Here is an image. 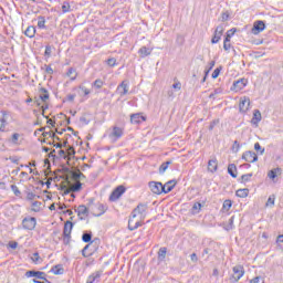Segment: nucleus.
Here are the masks:
<instances>
[{
  "label": "nucleus",
  "instance_id": "7ed1b4c3",
  "mask_svg": "<svg viewBox=\"0 0 283 283\" xmlns=\"http://www.w3.org/2000/svg\"><path fill=\"white\" fill-rule=\"evenodd\" d=\"M72 229H74V223L72 221H66L64 223L63 233H62L63 244H65L66 247L72 241Z\"/></svg>",
  "mask_w": 283,
  "mask_h": 283
},
{
  "label": "nucleus",
  "instance_id": "2f4dec72",
  "mask_svg": "<svg viewBox=\"0 0 283 283\" xmlns=\"http://www.w3.org/2000/svg\"><path fill=\"white\" fill-rule=\"evenodd\" d=\"M165 258H167V248H160L158 251L159 262H165Z\"/></svg>",
  "mask_w": 283,
  "mask_h": 283
},
{
  "label": "nucleus",
  "instance_id": "a18cd8bd",
  "mask_svg": "<svg viewBox=\"0 0 283 283\" xmlns=\"http://www.w3.org/2000/svg\"><path fill=\"white\" fill-rule=\"evenodd\" d=\"M233 220H235V217H231L228 221V224L226 227V231H231V229H233Z\"/></svg>",
  "mask_w": 283,
  "mask_h": 283
},
{
  "label": "nucleus",
  "instance_id": "cd10ccee",
  "mask_svg": "<svg viewBox=\"0 0 283 283\" xmlns=\"http://www.w3.org/2000/svg\"><path fill=\"white\" fill-rule=\"evenodd\" d=\"M251 178H253V172L242 175L239 182H241V185H247V182H251Z\"/></svg>",
  "mask_w": 283,
  "mask_h": 283
},
{
  "label": "nucleus",
  "instance_id": "5fc2aeb1",
  "mask_svg": "<svg viewBox=\"0 0 283 283\" xmlns=\"http://www.w3.org/2000/svg\"><path fill=\"white\" fill-rule=\"evenodd\" d=\"M269 205H271L273 207V205H275V195H272L269 197L268 201H266V207H269Z\"/></svg>",
  "mask_w": 283,
  "mask_h": 283
},
{
  "label": "nucleus",
  "instance_id": "de8ad7c7",
  "mask_svg": "<svg viewBox=\"0 0 283 283\" xmlns=\"http://www.w3.org/2000/svg\"><path fill=\"white\" fill-rule=\"evenodd\" d=\"M44 56H48V59H50V56H52V46L50 44H48L45 46Z\"/></svg>",
  "mask_w": 283,
  "mask_h": 283
},
{
  "label": "nucleus",
  "instance_id": "e433bc0d",
  "mask_svg": "<svg viewBox=\"0 0 283 283\" xmlns=\"http://www.w3.org/2000/svg\"><path fill=\"white\" fill-rule=\"evenodd\" d=\"M169 165H171V161H165L159 167V174H165L167 169H169Z\"/></svg>",
  "mask_w": 283,
  "mask_h": 283
},
{
  "label": "nucleus",
  "instance_id": "6e6d98bb",
  "mask_svg": "<svg viewBox=\"0 0 283 283\" xmlns=\"http://www.w3.org/2000/svg\"><path fill=\"white\" fill-rule=\"evenodd\" d=\"M176 43H177L178 45H184V43H185V36L178 34V35H177V39H176Z\"/></svg>",
  "mask_w": 283,
  "mask_h": 283
},
{
  "label": "nucleus",
  "instance_id": "09e8293b",
  "mask_svg": "<svg viewBox=\"0 0 283 283\" xmlns=\"http://www.w3.org/2000/svg\"><path fill=\"white\" fill-rule=\"evenodd\" d=\"M94 87H96L97 90H101V87H103V80L97 78L94 81L93 83Z\"/></svg>",
  "mask_w": 283,
  "mask_h": 283
},
{
  "label": "nucleus",
  "instance_id": "dca6fc26",
  "mask_svg": "<svg viewBox=\"0 0 283 283\" xmlns=\"http://www.w3.org/2000/svg\"><path fill=\"white\" fill-rule=\"evenodd\" d=\"M222 32H224V27L218 25L214 31V35L211 39V43H219L220 39H222Z\"/></svg>",
  "mask_w": 283,
  "mask_h": 283
},
{
  "label": "nucleus",
  "instance_id": "20e7f679",
  "mask_svg": "<svg viewBox=\"0 0 283 283\" xmlns=\"http://www.w3.org/2000/svg\"><path fill=\"white\" fill-rule=\"evenodd\" d=\"M147 209H149L147 203H138V206L132 211L133 218H138L139 216V220H145V218H147Z\"/></svg>",
  "mask_w": 283,
  "mask_h": 283
},
{
  "label": "nucleus",
  "instance_id": "ea45409f",
  "mask_svg": "<svg viewBox=\"0 0 283 283\" xmlns=\"http://www.w3.org/2000/svg\"><path fill=\"white\" fill-rule=\"evenodd\" d=\"M81 189H83V184H81V181H78L76 185L71 186V191L73 193H76L78 191H81Z\"/></svg>",
  "mask_w": 283,
  "mask_h": 283
},
{
  "label": "nucleus",
  "instance_id": "052dcab7",
  "mask_svg": "<svg viewBox=\"0 0 283 283\" xmlns=\"http://www.w3.org/2000/svg\"><path fill=\"white\" fill-rule=\"evenodd\" d=\"M232 149L234 154H238V151H240V143H238V140H234Z\"/></svg>",
  "mask_w": 283,
  "mask_h": 283
},
{
  "label": "nucleus",
  "instance_id": "393cba45",
  "mask_svg": "<svg viewBox=\"0 0 283 283\" xmlns=\"http://www.w3.org/2000/svg\"><path fill=\"white\" fill-rule=\"evenodd\" d=\"M228 174L232 178H238V167L235 166V164H229V166H228Z\"/></svg>",
  "mask_w": 283,
  "mask_h": 283
},
{
  "label": "nucleus",
  "instance_id": "423d86ee",
  "mask_svg": "<svg viewBox=\"0 0 283 283\" xmlns=\"http://www.w3.org/2000/svg\"><path fill=\"white\" fill-rule=\"evenodd\" d=\"M22 229H25L27 231H34V229H36V218L25 217L22 220Z\"/></svg>",
  "mask_w": 283,
  "mask_h": 283
},
{
  "label": "nucleus",
  "instance_id": "79ce46f5",
  "mask_svg": "<svg viewBox=\"0 0 283 283\" xmlns=\"http://www.w3.org/2000/svg\"><path fill=\"white\" fill-rule=\"evenodd\" d=\"M174 187H176V180H172L171 184H169V185H167V186L165 187V191H166V192H164V193H170V191H174Z\"/></svg>",
  "mask_w": 283,
  "mask_h": 283
},
{
  "label": "nucleus",
  "instance_id": "bf43d9fd",
  "mask_svg": "<svg viewBox=\"0 0 283 283\" xmlns=\"http://www.w3.org/2000/svg\"><path fill=\"white\" fill-rule=\"evenodd\" d=\"M254 149H255V151H260L261 155L264 154V148H262L260 143L254 144Z\"/></svg>",
  "mask_w": 283,
  "mask_h": 283
},
{
  "label": "nucleus",
  "instance_id": "2eb2a0df",
  "mask_svg": "<svg viewBox=\"0 0 283 283\" xmlns=\"http://www.w3.org/2000/svg\"><path fill=\"white\" fill-rule=\"evenodd\" d=\"M25 277H36L38 280H45V272L29 270L25 272Z\"/></svg>",
  "mask_w": 283,
  "mask_h": 283
},
{
  "label": "nucleus",
  "instance_id": "ddd939ff",
  "mask_svg": "<svg viewBox=\"0 0 283 283\" xmlns=\"http://www.w3.org/2000/svg\"><path fill=\"white\" fill-rule=\"evenodd\" d=\"M147 117L143 116L140 113H135L130 115L132 125H140V123H145Z\"/></svg>",
  "mask_w": 283,
  "mask_h": 283
},
{
  "label": "nucleus",
  "instance_id": "5701e85b",
  "mask_svg": "<svg viewBox=\"0 0 283 283\" xmlns=\"http://www.w3.org/2000/svg\"><path fill=\"white\" fill-rule=\"evenodd\" d=\"M36 34V28L34 25H30L24 31V35L28 36L29 39H34Z\"/></svg>",
  "mask_w": 283,
  "mask_h": 283
},
{
  "label": "nucleus",
  "instance_id": "4d7b16f0",
  "mask_svg": "<svg viewBox=\"0 0 283 283\" xmlns=\"http://www.w3.org/2000/svg\"><path fill=\"white\" fill-rule=\"evenodd\" d=\"M107 65L109 67H114L116 65V59L115 57H109L107 61H106Z\"/></svg>",
  "mask_w": 283,
  "mask_h": 283
},
{
  "label": "nucleus",
  "instance_id": "6ab92c4d",
  "mask_svg": "<svg viewBox=\"0 0 283 283\" xmlns=\"http://www.w3.org/2000/svg\"><path fill=\"white\" fill-rule=\"evenodd\" d=\"M103 275V272L102 271H97V272H94L93 274H91L87 279V282L86 283H98L101 282V276Z\"/></svg>",
  "mask_w": 283,
  "mask_h": 283
},
{
  "label": "nucleus",
  "instance_id": "4be33fe9",
  "mask_svg": "<svg viewBox=\"0 0 283 283\" xmlns=\"http://www.w3.org/2000/svg\"><path fill=\"white\" fill-rule=\"evenodd\" d=\"M39 92L42 103H48V101H50V93L45 90V87H41Z\"/></svg>",
  "mask_w": 283,
  "mask_h": 283
},
{
  "label": "nucleus",
  "instance_id": "1a4fd4ad",
  "mask_svg": "<svg viewBox=\"0 0 283 283\" xmlns=\"http://www.w3.org/2000/svg\"><path fill=\"white\" fill-rule=\"evenodd\" d=\"M266 30V23L262 20H258L254 22L253 28H252V34H260V32H264Z\"/></svg>",
  "mask_w": 283,
  "mask_h": 283
},
{
  "label": "nucleus",
  "instance_id": "4468645a",
  "mask_svg": "<svg viewBox=\"0 0 283 283\" xmlns=\"http://www.w3.org/2000/svg\"><path fill=\"white\" fill-rule=\"evenodd\" d=\"M251 105V98L244 96L241 97L240 103H239V109L240 112H249V106Z\"/></svg>",
  "mask_w": 283,
  "mask_h": 283
},
{
  "label": "nucleus",
  "instance_id": "72a5a7b5",
  "mask_svg": "<svg viewBox=\"0 0 283 283\" xmlns=\"http://www.w3.org/2000/svg\"><path fill=\"white\" fill-rule=\"evenodd\" d=\"M38 28L40 29V30H45V17H43V15H40V17H38Z\"/></svg>",
  "mask_w": 283,
  "mask_h": 283
},
{
  "label": "nucleus",
  "instance_id": "f257e3e1",
  "mask_svg": "<svg viewBox=\"0 0 283 283\" xmlns=\"http://www.w3.org/2000/svg\"><path fill=\"white\" fill-rule=\"evenodd\" d=\"M98 244H101V239L98 238H95L93 241L87 243L82 250L83 258H90V255L98 249Z\"/></svg>",
  "mask_w": 283,
  "mask_h": 283
},
{
  "label": "nucleus",
  "instance_id": "9d476101",
  "mask_svg": "<svg viewBox=\"0 0 283 283\" xmlns=\"http://www.w3.org/2000/svg\"><path fill=\"white\" fill-rule=\"evenodd\" d=\"M143 223L140 222V219L134 218V214H130V218L128 220V229L129 231H136L138 227H142Z\"/></svg>",
  "mask_w": 283,
  "mask_h": 283
},
{
  "label": "nucleus",
  "instance_id": "0eeeda50",
  "mask_svg": "<svg viewBox=\"0 0 283 283\" xmlns=\"http://www.w3.org/2000/svg\"><path fill=\"white\" fill-rule=\"evenodd\" d=\"M107 205L97 202L94 205L91 211L95 218H101V216H103L107 211Z\"/></svg>",
  "mask_w": 283,
  "mask_h": 283
},
{
  "label": "nucleus",
  "instance_id": "b1692460",
  "mask_svg": "<svg viewBox=\"0 0 283 283\" xmlns=\"http://www.w3.org/2000/svg\"><path fill=\"white\" fill-rule=\"evenodd\" d=\"M51 273H53L54 275H63V273H65V269L62 264H57L51 269Z\"/></svg>",
  "mask_w": 283,
  "mask_h": 283
},
{
  "label": "nucleus",
  "instance_id": "a211bd4d",
  "mask_svg": "<svg viewBox=\"0 0 283 283\" xmlns=\"http://www.w3.org/2000/svg\"><path fill=\"white\" fill-rule=\"evenodd\" d=\"M117 91L119 92L120 96H126V94L129 93V84L127 82L123 81L118 86Z\"/></svg>",
  "mask_w": 283,
  "mask_h": 283
},
{
  "label": "nucleus",
  "instance_id": "412c9836",
  "mask_svg": "<svg viewBox=\"0 0 283 283\" xmlns=\"http://www.w3.org/2000/svg\"><path fill=\"white\" fill-rule=\"evenodd\" d=\"M260 120H262V113L260 112V109H255L253 112V117L251 119V124L255 125V127H258Z\"/></svg>",
  "mask_w": 283,
  "mask_h": 283
},
{
  "label": "nucleus",
  "instance_id": "c03bdc74",
  "mask_svg": "<svg viewBox=\"0 0 283 283\" xmlns=\"http://www.w3.org/2000/svg\"><path fill=\"white\" fill-rule=\"evenodd\" d=\"M200 209H202V203L200 202H195L193 206H192V211L195 213H200Z\"/></svg>",
  "mask_w": 283,
  "mask_h": 283
},
{
  "label": "nucleus",
  "instance_id": "58836bf2",
  "mask_svg": "<svg viewBox=\"0 0 283 283\" xmlns=\"http://www.w3.org/2000/svg\"><path fill=\"white\" fill-rule=\"evenodd\" d=\"M223 50L226 52H229V50H231V38H224V41H223Z\"/></svg>",
  "mask_w": 283,
  "mask_h": 283
},
{
  "label": "nucleus",
  "instance_id": "338daca9",
  "mask_svg": "<svg viewBox=\"0 0 283 283\" xmlns=\"http://www.w3.org/2000/svg\"><path fill=\"white\" fill-rule=\"evenodd\" d=\"M221 21H229V13H227V12H223L222 14H221Z\"/></svg>",
  "mask_w": 283,
  "mask_h": 283
},
{
  "label": "nucleus",
  "instance_id": "4c0bfd02",
  "mask_svg": "<svg viewBox=\"0 0 283 283\" xmlns=\"http://www.w3.org/2000/svg\"><path fill=\"white\" fill-rule=\"evenodd\" d=\"M62 12H63V14H67V12H72V7L70 6V2H67V1L63 2Z\"/></svg>",
  "mask_w": 283,
  "mask_h": 283
},
{
  "label": "nucleus",
  "instance_id": "37998d69",
  "mask_svg": "<svg viewBox=\"0 0 283 283\" xmlns=\"http://www.w3.org/2000/svg\"><path fill=\"white\" fill-rule=\"evenodd\" d=\"M231 207H233V202H231L229 199L224 200L222 209H224V211H229Z\"/></svg>",
  "mask_w": 283,
  "mask_h": 283
},
{
  "label": "nucleus",
  "instance_id": "c85d7f7f",
  "mask_svg": "<svg viewBox=\"0 0 283 283\" xmlns=\"http://www.w3.org/2000/svg\"><path fill=\"white\" fill-rule=\"evenodd\" d=\"M6 111H2V117L0 118V132H6V125H8V119H6Z\"/></svg>",
  "mask_w": 283,
  "mask_h": 283
},
{
  "label": "nucleus",
  "instance_id": "8fccbe9b",
  "mask_svg": "<svg viewBox=\"0 0 283 283\" xmlns=\"http://www.w3.org/2000/svg\"><path fill=\"white\" fill-rule=\"evenodd\" d=\"M34 198H41V196L34 195V192L27 193V200H29L30 202H32V200H34Z\"/></svg>",
  "mask_w": 283,
  "mask_h": 283
},
{
  "label": "nucleus",
  "instance_id": "864d4df0",
  "mask_svg": "<svg viewBox=\"0 0 283 283\" xmlns=\"http://www.w3.org/2000/svg\"><path fill=\"white\" fill-rule=\"evenodd\" d=\"M44 138L50 136V138H55V140H61V138H59V136L54 135L53 133L50 132H44L43 133Z\"/></svg>",
  "mask_w": 283,
  "mask_h": 283
},
{
  "label": "nucleus",
  "instance_id": "9b49d317",
  "mask_svg": "<svg viewBox=\"0 0 283 283\" xmlns=\"http://www.w3.org/2000/svg\"><path fill=\"white\" fill-rule=\"evenodd\" d=\"M242 159L245 160V163H258V155L255 151L248 150L243 153Z\"/></svg>",
  "mask_w": 283,
  "mask_h": 283
},
{
  "label": "nucleus",
  "instance_id": "0e129e2a",
  "mask_svg": "<svg viewBox=\"0 0 283 283\" xmlns=\"http://www.w3.org/2000/svg\"><path fill=\"white\" fill-rule=\"evenodd\" d=\"M45 72H46L48 74H54V70L52 69L51 65H48V64H45Z\"/></svg>",
  "mask_w": 283,
  "mask_h": 283
},
{
  "label": "nucleus",
  "instance_id": "603ef678",
  "mask_svg": "<svg viewBox=\"0 0 283 283\" xmlns=\"http://www.w3.org/2000/svg\"><path fill=\"white\" fill-rule=\"evenodd\" d=\"M220 72H222V66L217 67V69L212 72V78H218V76H220Z\"/></svg>",
  "mask_w": 283,
  "mask_h": 283
},
{
  "label": "nucleus",
  "instance_id": "774afa93",
  "mask_svg": "<svg viewBox=\"0 0 283 283\" xmlns=\"http://www.w3.org/2000/svg\"><path fill=\"white\" fill-rule=\"evenodd\" d=\"M190 259H191V262H193V263L198 262V254L192 253V254L190 255Z\"/></svg>",
  "mask_w": 283,
  "mask_h": 283
},
{
  "label": "nucleus",
  "instance_id": "3c124183",
  "mask_svg": "<svg viewBox=\"0 0 283 283\" xmlns=\"http://www.w3.org/2000/svg\"><path fill=\"white\" fill-rule=\"evenodd\" d=\"M235 32H238V29H235V28L228 30L226 38L231 39V36H233V34H235Z\"/></svg>",
  "mask_w": 283,
  "mask_h": 283
},
{
  "label": "nucleus",
  "instance_id": "f704fd0d",
  "mask_svg": "<svg viewBox=\"0 0 283 283\" xmlns=\"http://www.w3.org/2000/svg\"><path fill=\"white\" fill-rule=\"evenodd\" d=\"M277 171H281V169L274 168V169L270 170L268 172V178H270L271 180H275V178H277Z\"/></svg>",
  "mask_w": 283,
  "mask_h": 283
},
{
  "label": "nucleus",
  "instance_id": "13d9d810",
  "mask_svg": "<svg viewBox=\"0 0 283 283\" xmlns=\"http://www.w3.org/2000/svg\"><path fill=\"white\" fill-rule=\"evenodd\" d=\"M217 94H222V88H216L213 93L209 95V98H216Z\"/></svg>",
  "mask_w": 283,
  "mask_h": 283
},
{
  "label": "nucleus",
  "instance_id": "69168bd1",
  "mask_svg": "<svg viewBox=\"0 0 283 283\" xmlns=\"http://www.w3.org/2000/svg\"><path fill=\"white\" fill-rule=\"evenodd\" d=\"M31 260H32V262H39V260H40L39 252H34Z\"/></svg>",
  "mask_w": 283,
  "mask_h": 283
},
{
  "label": "nucleus",
  "instance_id": "7c9ffc66",
  "mask_svg": "<svg viewBox=\"0 0 283 283\" xmlns=\"http://www.w3.org/2000/svg\"><path fill=\"white\" fill-rule=\"evenodd\" d=\"M41 201H33L31 203V211H33L34 213L41 212Z\"/></svg>",
  "mask_w": 283,
  "mask_h": 283
},
{
  "label": "nucleus",
  "instance_id": "f3484780",
  "mask_svg": "<svg viewBox=\"0 0 283 283\" xmlns=\"http://www.w3.org/2000/svg\"><path fill=\"white\" fill-rule=\"evenodd\" d=\"M247 83H249V81L247 78L238 80V81L233 82V88L237 92H240V90H244V87H247Z\"/></svg>",
  "mask_w": 283,
  "mask_h": 283
},
{
  "label": "nucleus",
  "instance_id": "bb28decb",
  "mask_svg": "<svg viewBox=\"0 0 283 283\" xmlns=\"http://www.w3.org/2000/svg\"><path fill=\"white\" fill-rule=\"evenodd\" d=\"M138 54L140 55L142 59H145V56H149L151 54V49L147 46H142L138 50Z\"/></svg>",
  "mask_w": 283,
  "mask_h": 283
},
{
  "label": "nucleus",
  "instance_id": "f03ea898",
  "mask_svg": "<svg viewBox=\"0 0 283 283\" xmlns=\"http://www.w3.org/2000/svg\"><path fill=\"white\" fill-rule=\"evenodd\" d=\"M171 182L174 181H168L166 182V185H163V182L160 181H150L148 184V187L153 193H155L156 196H160V193L167 192V190H165V187H167V185H171Z\"/></svg>",
  "mask_w": 283,
  "mask_h": 283
},
{
  "label": "nucleus",
  "instance_id": "a19ab883",
  "mask_svg": "<svg viewBox=\"0 0 283 283\" xmlns=\"http://www.w3.org/2000/svg\"><path fill=\"white\" fill-rule=\"evenodd\" d=\"M20 134L19 133H14L11 136L10 143H12V145H19V138H20Z\"/></svg>",
  "mask_w": 283,
  "mask_h": 283
},
{
  "label": "nucleus",
  "instance_id": "f8f14e48",
  "mask_svg": "<svg viewBox=\"0 0 283 283\" xmlns=\"http://www.w3.org/2000/svg\"><path fill=\"white\" fill-rule=\"evenodd\" d=\"M76 212H77L80 220H85V218H87V216H90V208L85 205H81L77 207Z\"/></svg>",
  "mask_w": 283,
  "mask_h": 283
},
{
  "label": "nucleus",
  "instance_id": "c9c22d12",
  "mask_svg": "<svg viewBox=\"0 0 283 283\" xmlns=\"http://www.w3.org/2000/svg\"><path fill=\"white\" fill-rule=\"evenodd\" d=\"M66 75L71 78V81H76V69L70 67Z\"/></svg>",
  "mask_w": 283,
  "mask_h": 283
},
{
  "label": "nucleus",
  "instance_id": "e2e57ef3",
  "mask_svg": "<svg viewBox=\"0 0 283 283\" xmlns=\"http://www.w3.org/2000/svg\"><path fill=\"white\" fill-rule=\"evenodd\" d=\"M96 203H94V198H90L88 199V203H87V208L92 210V208L95 206Z\"/></svg>",
  "mask_w": 283,
  "mask_h": 283
},
{
  "label": "nucleus",
  "instance_id": "a878e982",
  "mask_svg": "<svg viewBox=\"0 0 283 283\" xmlns=\"http://www.w3.org/2000/svg\"><path fill=\"white\" fill-rule=\"evenodd\" d=\"M111 136H113V138H116V139L122 138L123 137V128H120L118 126H114Z\"/></svg>",
  "mask_w": 283,
  "mask_h": 283
},
{
  "label": "nucleus",
  "instance_id": "680f3d73",
  "mask_svg": "<svg viewBox=\"0 0 283 283\" xmlns=\"http://www.w3.org/2000/svg\"><path fill=\"white\" fill-rule=\"evenodd\" d=\"M250 283H264V280L261 276H256L252 279Z\"/></svg>",
  "mask_w": 283,
  "mask_h": 283
},
{
  "label": "nucleus",
  "instance_id": "aec40b11",
  "mask_svg": "<svg viewBox=\"0 0 283 283\" xmlns=\"http://www.w3.org/2000/svg\"><path fill=\"white\" fill-rule=\"evenodd\" d=\"M208 171H210L211 174H216V171H218V159L217 158H212L208 161Z\"/></svg>",
  "mask_w": 283,
  "mask_h": 283
},
{
  "label": "nucleus",
  "instance_id": "49530a36",
  "mask_svg": "<svg viewBox=\"0 0 283 283\" xmlns=\"http://www.w3.org/2000/svg\"><path fill=\"white\" fill-rule=\"evenodd\" d=\"M11 190L13 191L14 196L19 198L21 196V190H19V187L17 185H11Z\"/></svg>",
  "mask_w": 283,
  "mask_h": 283
},
{
  "label": "nucleus",
  "instance_id": "39448f33",
  "mask_svg": "<svg viewBox=\"0 0 283 283\" xmlns=\"http://www.w3.org/2000/svg\"><path fill=\"white\" fill-rule=\"evenodd\" d=\"M233 274L229 277L230 283H238L240 279L244 275V268L242 265H235L233 269Z\"/></svg>",
  "mask_w": 283,
  "mask_h": 283
},
{
  "label": "nucleus",
  "instance_id": "473e14b6",
  "mask_svg": "<svg viewBox=\"0 0 283 283\" xmlns=\"http://www.w3.org/2000/svg\"><path fill=\"white\" fill-rule=\"evenodd\" d=\"M235 196H238V198H247L249 196V188L237 190Z\"/></svg>",
  "mask_w": 283,
  "mask_h": 283
},
{
  "label": "nucleus",
  "instance_id": "c756f323",
  "mask_svg": "<svg viewBox=\"0 0 283 283\" xmlns=\"http://www.w3.org/2000/svg\"><path fill=\"white\" fill-rule=\"evenodd\" d=\"M82 241L85 243H91L94 240H92V231H84L82 234Z\"/></svg>",
  "mask_w": 283,
  "mask_h": 283
},
{
  "label": "nucleus",
  "instance_id": "6e6552de",
  "mask_svg": "<svg viewBox=\"0 0 283 283\" xmlns=\"http://www.w3.org/2000/svg\"><path fill=\"white\" fill-rule=\"evenodd\" d=\"M125 191H127V188H125V186H117L109 196L111 202H116V200H118V198H120V196H123Z\"/></svg>",
  "mask_w": 283,
  "mask_h": 283
}]
</instances>
